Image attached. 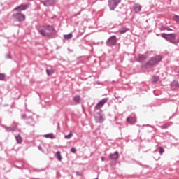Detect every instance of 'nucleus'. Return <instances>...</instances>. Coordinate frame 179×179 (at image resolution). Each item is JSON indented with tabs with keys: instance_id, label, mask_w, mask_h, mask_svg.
<instances>
[{
	"instance_id": "nucleus-1",
	"label": "nucleus",
	"mask_w": 179,
	"mask_h": 179,
	"mask_svg": "<svg viewBox=\"0 0 179 179\" xmlns=\"http://www.w3.org/2000/svg\"><path fill=\"white\" fill-rule=\"evenodd\" d=\"M38 31L43 37H52L55 33V29L52 25H46L40 28Z\"/></svg>"
},
{
	"instance_id": "nucleus-2",
	"label": "nucleus",
	"mask_w": 179,
	"mask_h": 179,
	"mask_svg": "<svg viewBox=\"0 0 179 179\" xmlns=\"http://www.w3.org/2000/svg\"><path fill=\"white\" fill-rule=\"evenodd\" d=\"M162 59L163 57H162V55H155L150 57V59L145 64L144 68H146L147 69L152 68V66H155V65H157L159 62H162Z\"/></svg>"
},
{
	"instance_id": "nucleus-3",
	"label": "nucleus",
	"mask_w": 179,
	"mask_h": 179,
	"mask_svg": "<svg viewBox=\"0 0 179 179\" xmlns=\"http://www.w3.org/2000/svg\"><path fill=\"white\" fill-rule=\"evenodd\" d=\"M161 37L171 43V44H178V41L176 38L177 35L176 34H162Z\"/></svg>"
},
{
	"instance_id": "nucleus-4",
	"label": "nucleus",
	"mask_w": 179,
	"mask_h": 179,
	"mask_svg": "<svg viewBox=\"0 0 179 179\" xmlns=\"http://www.w3.org/2000/svg\"><path fill=\"white\" fill-rule=\"evenodd\" d=\"M11 19L14 22H18V23H22V22H24V20H26V15L21 13H17L12 15Z\"/></svg>"
},
{
	"instance_id": "nucleus-5",
	"label": "nucleus",
	"mask_w": 179,
	"mask_h": 179,
	"mask_svg": "<svg viewBox=\"0 0 179 179\" xmlns=\"http://www.w3.org/2000/svg\"><path fill=\"white\" fill-rule=\"evenodd\" d=\"M118 3H121V0H109L108 6L110 10H114L118 6Z\"/></svg>"
},
{
	"instance_id": "nucleus-6",
	"label": "nucleus",
	"mask_w": 179,
	"mask_h": 179,
	"mask_svg": "<svg viewBox=\"0 0 179 179\" xmlns=\"http://www.w3.org/2000/svg\"><path fill=\"white\" fill-rule=\"evenodd\" d=\"M107 45L108 47H114V45H117V36H110L106 41Z\"/></svg>"
},
{
	"instance_id": "nucleus-7",
	"label": "nucleus",
	"mask_w": 179,
	"mask_h": 179,
	"mask_svg": "<svg viewBox=\"0 0 179 179\" xmlns=\"http://www.w3.org/2000/svg\"><path fill=\"white\" fill-rule=\"evenodd\" d=\"M108 101V98L101 99L94 107L95 110H100L104 106V103Z\"/></svg>"
},
{
	"instance_id": "nucleus-8",
	"label": "nucleus",
	"mask_w": 179,
	"mask_h": 179,
	"mask_svg": "<svg viewBox=\"0 0 179 179\" xmlns=\"http://www.w3.org/2000/svg\"><path fill=\"white\" fill-rule=\"evenodd\" d=\"M29 6H30L29 3L21 4L19 6L14 8V10H19V12H22V10H26V9H27V8H29Z\"/></svg>"
},
{
	"instance_id": "nucleus-9",
	"label": "nucleus",
	"mask_w": 179,
	"mask_h": 179,
	"mask_svg": "<svg viewBox=\"0 0 179 179\" xmlns=\"http://www.w3.org/2000/svg\"><path fill=\"white\" fill-rule=\"evenodd\" d=\"M95 121L96 122H99V124H101V122H104V117H103V115L98 113L95 115Z\"/></svg>"
},
{
	"instance_id": "nucleus-10",
	"label": "nucleus",
	"mask_w": 179,
	"mask_h": 179,
	"mask_svg": "<svg viewBox=\"0 0 179 179\" xmlns=\"http://www.w3.org/2000/svg\"><path fill=\"white\" fill-rule=\"evenodd\" d=\"M41 3H43L44 6H52L54 5V0H44L41 1Z\"/></svg>"
},
{
	"instance_id": "nucleus-11",
	"label": "nucleus",
	"mask_w": 179,
	"mask_h": 179,
	"mask_svg": "<svg viewBox=\"0 0 179 179\" xmlns=\"http://www.w3.org/2000/svg\"><path fill=\"white\" fill-rule=\"evenodd\" d=\"M134 10L135 13H139V12L142 10V6L140 5L139 3H135L134 5Z\"/></svg>"
},
{
	"instance_id": "nucleus-12",
	"label": "nucleus",
	"mask_w": 179,
	"mask_h": 179,
	"mask_svg": "<svg viewBox=\"0 0 179 179\" xmlns=\"http://www.w3.org/2000/svg\"><path fill=\"white\" fill-rule=\"evenodd\" d=\"M120 157V155L117 151L115 153H112L109 155V158L110 160H117Z\"/></svg>"
},
{
	"instance_id": "nucleus-13",
	"label": "nucleus",
	"mask_w": 179,
	"mask_h": 179,
	"mask_svg": "<svg viewBox=\"0 0 179 179\" xmlns=\"http://www.w3.org/2000/svg\"><path fill=\"white\" fill-rule=\"evenodd\" d=\"M147 58L148 57L145 55H139L136 61L137 62H142V61L146 60Z\"/></svg>"
},
{
	"instance_id": "nucleus-14",
	"label": "nucleus",
	"mask_w": 179,
	"mask_h": 179,
	"mask_svg": "<svg viewBox=\"0 0 179 179\" xmlns=\"http://www.w3.org/2000/svg\"><path fill=\"white\" fill-rule=\"evenodd\" d=\"M127 121L129 124H135V122H136V119H135L134 117H128L127 118Z\"/></svg>"
},
{
	"instance_id": "nucleus-15",
	"label": "nucleus",
	"mask_w": 179,
	"mask_h": 179,
	"mask_svg": "<svg viewBox=\"0 0 179 179\" xmlns=\"http://www.w3.org/2000/svg\"><path fill=\"white\" fill-rule=\"evenodd\" d=\"M129 28H127L126 27H124L119 29V33H120L121 34H124V33H127V31H129Z\"/></svg>"
},
{
	"instance_id": "nucleus-16",
	"label": "nucleus",
	"mask_w": 179,
	"mask_h": 179,
	"mask_svg": "<svg viewBox=\"0 0 179 179\" xmlns=\"http://www.w3.org/2000/svg\"><path fill=\"white\" fill-rule=\"evenodd\" d=\"M15 140L17 143H22V142H23V138H22V136H20V134H18L17 136H15Z\"/></svg>"
},
{
	"instance_id": "nucleus-17",
	"label": "nucleus",
	"mask_w": 179,
	"mask_h": 179,
	"mask_svg": "<svg viewBox=\"0 0 179 179\" xmlns=\"http://www.w3.org/2000/svg\"><path fill=\"white\" fill-rule=\"evenodd\" d=\"M73 100L75 103L79 104L80 103V96L76 95V96L73 97Z\"/></svg>"
},
{
	"instance_id": "nucleus-18",
	"label": "nucleus",
	"mask_w": 179,
	"mask_h": 179,
	"mask_svg": "<svg viewBox=\"0 0 179 179\" xmlns=\"http://www.w3.org/2000/svg\"><path fill=\"white\" fill-rule=\"evenodd\" d=\"M159 30H160L161 31H163L164 30H167L168 31H171L173 29H171L169 28V27H165V26L162 25V26H161V27H159Z\"/></svg>"
},
{
	"instance_id": "nucleus-19",
	"label": "nucleus",
	"mask_w": 179,
	"mask_h": 179,
	"mask_svg": "<svg viewBox=\"0 0 179 179\" xmlns=\"http://www.w3.org/2000/svg\"><path fill=\"white\" fill-rule=\"evenodd\" d=\"M3 128H5L7 132H13L15 131V128L11 127L3 126Z\"/></svg>"
},
{
	"instance_id": "nucleus-20",
	"label": "nucleus",
	"mask_w": 179,
	"mask_h": 179,
	"mask_svg": "<svg viewBox=\"0 0 179 179\" xmlns=\"http://www.w3.org/2000/svg\"><path fill=\"white\" fill-rule=\"evenodd\" d=\"M57 159L59 160V162H61L62 160V156H61V152L57 151L55 155Z\"/></svg>"
},
{
	"instance_id": "nucleus-21",
	"label": "nucleus",
	"mask_w": 179,
	"mask_h": 179,
	"mask_svg": "<svg viewBox=\"0 0 179 179\" xmlns=\"http://www.w3.org/2000/svg\"><path fill=\"white\" fill-rule=\"evenodd\" d=\"M44 136H45V138H47L48 139H54V138H55L54 134L52 133L45 134V135H44Z\"/></svg>"
},
{
	"instance_id": "nucleus-22",
	"label": "nucleus",
	"mask_w": 179,
	"mask_h": 179,
	"mask_svg": "<svg viewBox=\"0 0 179 179\" xmlns=\"http://www.w3.org/2000/svg\"><path fill=\"white\" fill-rule=\"evenodd\" d=\"M46 72H47V74L50 76L52 75V73H54L55 71L53 70V69H47Z\"/></svg>"
},
{
	"instance_id": "nucleus-23",
	"label": "nucleus",
	"mask_w": 179,
	"mask_h": 179,
	"mask_svg": "<svg viewBox=\"0 0 179 179\" xmlns=\"http://www.w3.org/2000/svg\"><path fill=\"white\" fill-rule=\"evenodd\" d=\"M71 38H72V34L64 35L65 40H71Z\"/></svg>"
},
{
	"instance_id": "nucleus-24",
	"label": "nucleus",
	"mask_w": 179,
	"mask_h": 179,
	"mask_svg": "<svg viewBox=\"0 0 179 179\" xmlns=\"http://www.w3.org/2000/svg\"><path fill=\"white\" fill-rule=\"evenodd\" d=\"M73 136V134H72V132H70L69 134L66 135L64 136L65 139H71V138H72Z\"/></svg>"
},
{
	"instance_id": "nucleus-25",
	"label": "nucleus",
	"mask_w": 179,
	"mask_h": 179,
	"mask_svg": "<svg viewBox=\"0 0 179 179\" xmlns=\"http://www.w3.org/2000/svg\"><path fill=\"white\" fill-rule=\"evenodd\" d=\"M173 20L175 22H176V23H178V24H179V15H174L173 16Z\"/></svg>"
},
{
	"instance_id": "nucleus-26",
	"label": "nucleus",
	"mask_w": 179,
	"mask_h": 179,
	"mask_svg": "<svg viewBox=\"0 0 179 179\" xmlns=\"http://www.w3.org/2000/svg\"><path fill=\"white\" fill-rule=\"evenodd\" d=\"M159 80V76H154L153 79H152V83H156Z\"/></svg>"
},
{
	"instance_id": "nucleus-27",
	"label": "nucleus",
	"mask_w": 179,
	"mask_h": 179,
	"mask_svg": "<svg viewBox=\"0 0 179 179\" xmlns=\"http://www.w3.org/2000/svg\"><path fill=\"white\" fill-rule=\"evenodd\" d=\"M164 153V148L162 147H159V155L162 156Z\"/></svg>"
},
{
	"instance_id": "nucleus-28",
	"label": "nucleus",
	"mask_w": 179,
	"mask_h": 179,
	"mask_svg": "<svg viewBox=\"0 0 179 179\" xmlns=\"http://www.w3.org/2000/svg\"><path fill=\"white\" fill-rule=\"evenodd\" d=\"M0 80H5V74L1 73H0Z\"/></svg>"
},
{
	"instance_id": "nucleus-29",
	"label": "nucleus",
	"mask_w": 179,
	"mask_h": 179,
	"mask_svg": "<svg viewBox=\"0 0 179 179\" xmlns=\"http://www.w3.org/2000/svg\"><path fill=\"white\" fill-rule=\"evenodd\" d=\"M161 129H167L169 128V126L167 125H164V126H160Z\"/></svg>"
},
{
	"instance_id": "nucleus-30",
	"label": "nucleus",
	"mask_w": 179,
	"mask_h": 179,
	"mask_svg": "<svg viewBox=\"0 0 179 179\" xmlns=\"http://www.w3.org/2000/svg\"><path fill=\"white\" fill-rule=\"evenodd\" d=\"M71 152L72 153H76V148H75L74 147L71 148Z\"/></svg>"
},
{
	"instance_id": "nucleus-31",
	"label": "nucleus",
	"mask_w": 179,
	"mask_h": 179,
	"mask_svg": "<svg viewBox=\"0 0 179 179\" xmlns=\"http://www.w3.org/2000/svg\"><path fill=\"white\" fill-rule=\"evenodd\" d=\"M6 58H7V59H10V55H6Z\"/></svg>"
},
{
	"instance_id": "nucleus-32",
	"label": "nucleus",
	"mask_w": 179,
	"mask_h": 179,
	"mask_svg": "<svg viewBox=\"0 0 179 179\" xmlns=\"http://www.w3.org/2000/svg\"><path fill=\"white\" fill-rule=\"evenodd\" d=\"M143 127H150V128H153V126H151V125H149V124L143 125Z\"/></svg>"
},
{
	"instance_id": "nucleus-33",
	"label": "nucleus",
	"mask_w": 179,
	"mask_h": 179,
	"mask_svg": "<svg viewBox=\"0 0 179 179\" xmlns=\"http://www.w3.org/2000/svg\"><path fill=\"white\" fill-rule=\"evenodd\" d=\"M101 162H104V160H106V159L104 158V157H101Z\"/></svg>"
},
{
	"instance_id": "nucleus-34",
	"label": "nucleus",
	"mask_w": 179,
	"mask_h": 179,
	"mask_svg": "<svg viewBox=\"0 0 179 179\" xmlns=\"http://www.w3.org/2000/svg\"><path fill=\"white\" fill-rule=\"evenodd\" d=\"M24 118H26V115H22V120H24Z\"/></svg>"
},
{
	"instance_id": "nucleus-35",
	"label": "nucleus",
	"mask_w": 179,
	"mask_h": 179,
	"mask_svg": "<svg viewBox=\"0 0 179 179\" xmlns=\"http://www.w3.org/2000/svg\"><path fill=\"white\" fill-rule=\"evenodd\" d=\"M38 149H39V150H41V147L39 146V147H38Z\"/></svg>"
},
{
	"instance_id": "nucleus-36",
	"label": "nucleus",
	"mask_w": 179,
	"mask_h": 179,
	"mask_svg": "<svg viewBox=\"0 0 179 179\" xmlns=\"http://www.w3.org/2000/svg\"><path fill=\"white\" fill-rule=\"evenodd\" d=\"M77 15H80V12H79Z\"/></svg>"
},
{
	"instance_id": "nucleus-37",
	"label": "nucleus",
	"mask_w": 179,
	"mask_h": 179,
	"mask_svg": "<svg viewBox=\"0 0 179 179\" xmlns=\"http://www.w3.org/2000/svg\"><path fill=\"white\" fill-rule=\"evenodd\" d=\"M28 1H33V0H28Z\"/></svg>"
}]
</instances>
